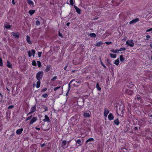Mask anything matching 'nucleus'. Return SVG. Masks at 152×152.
<instances>
[{
	"label": "nucleus",
	"instance_id": "64",
	"mask_svg": "<svg viewBox=\"0 0 152 152\" xmlns=\"http://www.w3.org/2000/svg\"><path fill=\"white\" fill-rule=\"evenodd\" d=\"M68 66L67 65H66L65 67H64V69L65 70H66V69L67 67Z\"/></svg>",
	"mask_w": 152,
	"mask_h": 152
},
{
	"label": "nucleus",
	"instance_id": "49",
	"mask_svg": "<svg viewBox=\"0 0 152 152\" xmlns=\"http://www.w3.org/2000/svg\"><path fill=\"white\" fill-rule=\"evenodd\" d=\"M149 117H152V111L150 112L148 114Z\"/></svg>",
	"mask_w": 152,
	"mask_h": 152
},
{
	"label": "nucleus",
	"instance_id": "63",
	"mask_svg": "<svg viewBox=\"0 0 152 152\" xmlns=\"http://www.w3.org/2000/svg\"><path fill=\"white\" fill-rule=\"evenodd\" d=\"M70 24V23L68 22L66 23V25L67 26H69Z\"/></svg>",
	"mask_w": 152,
	"mask_h": 152
},
{
	"label": "nucleus",
	"instance_id": "41",
	"mask_svg": "<svg viewBox=\"0 0 152 152\" xmlns=\"http://www.w3.org/2000/svg\"><path fill=\"white\" fill-rule=\"evenodd\" d=\"M76 82L77 83H81V80H80L78 79H76Z\"/></svg>",
	"mask_w": 152,
	"mask_h": 152
},
{
	"label": "nucleus",
	"instance_id": "57",
	"mask_svg": "<svg viewBox=\"0 0 152 152\" xmlns=\"http://www.w3.org/2000/svg\"><path fill=\"white\" fill-rule=\"evenodd\" d=\"M33 113L31 111V112H29V113H28L27 114V116H28L29 115H30V114H31L32 113Z\"/></svg>",
	"mask_w": 152,
	"mask_h": 152
},
{
	"label": "nucleus",
	"instance_id": "20",
	"mask_svg": "<svg viewBox=\"0 0 152 152\" xmlns=\"http://www.w3.org/2000/svg\"><path fill=\"white\" fill-rule=\"evenodd\" d=\"M84 116L86 118H88L90 116V114L89 113H84Z\"/></svg>",
	"mask_w": 152,
	"mask_h": 152
},
{
	"label": "nucleus",
	"instance_id": "60",
	"mask_svg": "<svg viewBox=\"0 0 152 152\" xmlns=\"http://www.w3.org/2000/svg\"><path fill=\"white\" fill-rule=\"evenodd\" d=\"M134 129L135 130H137V129H138V128H137V127H134Z\"/></svg>",
	"mask_w": 152,
	"mask_h": 152
},
{
	"label": "nucleus",
	"instance_id": "9",
	"mask_svg": "<svg viewBox=\"0 0 152 152\" xmlns=\"http://www.w3.org/2000/svg\"><path fill=\"white\" fill-rule=\"evenodd\" d=\"M109 113V111L107 108H105L104 109V115L105 117L107 116V114Z\"/></svg>",
	"mask_w": 152,
	"mask_h": 152
},
{
	"label": "nucleus",
	"instance_id": "25",
	"mask_svg": "<svg viewBox=\"0 0 152 152\" xmlns=\"http://www.w3.org/2000/svg\"><path fill=\"white\" fill-rule=\"evenodd\" d=\"M27 2L30 5H34L33 2L31 0H27Z\"/></svg>",
	"mask_w": 152,
	"mask_h": 152
},
{
	"label": "nucleus",
	"instance_id": "18",
	"mask_svg": "<svg viewBox=\"0 0 152 152\" xmlns=\"http://www.w3.org/2000/svg\"><path fill=\"white\" fill-rule=\"evenodd\" d=\"M31 110L33 113L35 112L36 111V109L35 105H34L33 106L31 107Z\"/></svg>",
	"mask_w": 152,
	"mask_h": 152
},
{
	"label": "nucleus",
	"instance_id": "27",
	"mask_svg": "<svg viewBox=\"0 0 152 152\" xmlns=\"http://www.w3.org/2000/svg\"><path fill=\"white\" fill-rule=\"evenodd\" d=\"M89 36L91 37L95 38L96 37V35L94 33H90Z\"/></svg>",
	"mask_w": 152,
	"mask_h": 152
},
{
	"label": "nucleus",
	"instance_id": "42",
	"mask_svg": "<svg viewBox=\"0 0 152 152\" xmlns=\"http://www.w3.org/2000/svg\"><path fill=\"white\" fill-rule=\"evenodd\" d=\"M3 63L1 58L0 57V66H2Z\"/></svg>",
	"mask_w": 152,
	"mask_h": 152
},
{
	"label": "nucleus",
	"instance_id": "30",
	"mask_svg": "<svg viewBox=\"0 0 152 152\" xmlns=\"http://www.w3.org/2000/svg\"><path fill=\"white\" fill-rule=\"evenodd\" d=\"M110 56L112 58H115L116 57V55L115 54H113L112 53H110Z\"/></svg>",
	"mask_w": 152,
	"mask_h": 152
},
{
	"label": "nucleus",
	"instance_id": "61",
	"mask_svg": "<svg viewBox=\"0 0 152 152\" xmlns=\"http://www.w3.org/2000/svg\"><path fill=\"white\" fill-rule=\"evenodd\" d=\"M151 31V28H150L147 30H146V32H148V31Z\"/></svg>",
	"mask_w": 152,
	"mask_h": 152
},
{
	"label": "nucleus",
	"instance_id": "31",
	"mask_svg": "<svg viewBox=\"0 0 152 152\" xmlns=\"http://www.w3.org/2000/svg\"><path fill=\"white\" fill-rule=\"evenodd\" d=\"M120 59L121 62H123L124 61L125 58L123 57V55H121L120 56Z\"/></svg>",
	"mask_w": 152,
	"mask_h": 152
},
{
	"label": "nucleus",
	"instance_id": "2",
	"mask_svg": "<svg viewBox=\"0 0 152 152\" xmlns=\"http://www.w3.org/2000/svg\"><path fill=\"white\" fill-rule=\"evenodd\" d=\"M43 75V72L42 71L38 72L36 75V78L37 80H40L42 79Z\"/></svg>",
	"mask_w": 152,
	"mask_h": 152
},
{
	"label": "nucleus",
	"instance_id": "12",
	"mask_svg": "<svg viewBox=\"0 0 152 152\" xmlns=\"http://www.w3.org/2000/svg\"><path fill=\"white\" fill-rule=\"evenodd\" d=\"M23 130V128L18 129L16 131V133L17 134H20L22 133Z\"/></svg>",
	"mask_w": 152,
	"mask_h": 152
},
{
	"label": "nucleus",
	"instance_id": "62",
	"mask_svg": "<svg viewBox=\"0 0 152 152\" xmlns=\"http://www.w3.org/2000/svg\"><path fill=\"white\" fill-rule=\"evenodd\" d=\"M141 98V97L140 96H139L137 97V99L138 100H139Z\"/></svg>",
	"mask_w": 152,
	"mask_h": 152
},
{
	"label": "nucleus",
	"instance_id": "7",
	"mask_svg": "<svg viewBox=\"0 0 152 152\" xmlns=\"http://www.w3.org/2000/svg\"><path fill=\"white\" fill-rule=\"evenodd\" d=\"M37 118L36 117H33L31 120L30 121L29 123V125H30L32 124L34 122L36 121L37 120Z\"/></svg>",
	"mask_w": 152,
	"mask_h": 152
},
{
	"label": "nucleus",
	"instance_id": "47",
	"mask_svg": "<svg viewBox=\"0 0 152 152\" xmlns=\"http://www.w3.org/2000/svg\"><path fill=\"white\" fill-rule=\"evenodd\" d=\"M70 4L72 6H73L74 4L73 0H70Z\"/></svg>",
	"mask_w": 152,
	"mask_h": 152
},
{
	"label": "nucleus",
	"instance_id": "43",
	"mask_svg": "<svg viewBox=\"0 0 152 152\" xmlns=\"http://www.w3.org/2000/svg\"><path fill=\"white\" fill-rule=\"evenodd\" d=\"M36 25L37 26H38L40 25V23L39 20H37L36 21Z\"/></svg>",
	"mask_w": 152,
	"mask_h": 152
},
{
	"label": "nucleus",
	"instance_id": "28",
	"mask_svg": "<svg viewBox=\"0 0 152 152\" xmlns=\"http://www.w3.org/2000/svg\"><path fill=\"white\" fill-rule=\"evenodd\" d=\"M7 66L9 68H12V65L10 63V62L8 61H7Z\"/></svg>",
	"mask_w": 152,
	"mask_h": 152
},
{
	"label": "nucleus",
	"instance_id": "3",
	"mask_svg": "<svg viewBox=\"0 0 152 152\" xmlns=\"http://www.w3.org/2000/svg\"><path fill=\"white\" fill-rule=\"evenodd\" d=\"M85 99L83 98H79L77 99V105L80 107H82L84 105Z\"/></svg>",
	"mask_w": 152,
	"mask_h": 152
},
{
	"label": "nucleus",
	"instance_id": "51",
	"mask_svg": "<svg viewBox=\"0 0 152 152\" xmlns=\"http://www.w3.org/2000/svg\"><path fill=\"white\" fill-rule=\"evenodd\" d=\"M112 43V42H105V43L108 45L111 44Z\"/></svg>",
	"mask_w": 152,
	"mask_h": 152
},
{
	"label": "nucleus",
	"instance_id": "44",
	"mask_svg": "<svg viewBox=\"0 0 152 152\" xmlns=\"http://www.w3.org/2000/svg\"><path fill=\"white\" fill-rule=\"evenodd\" d=\"M32 117V115H31L29 116H28V117H27L26 118V121H27L28 120H29Z\"/></svg>",
	"mask_w": 152,
	"mask_h": 152
},
{
	"label": "nucleus",
	"instance_id": "23",
	"mask_svg": "<svg viewBox=\"0 0 152 152\" xmlns=\"http://www.w3.org/2000/svg\"><path fill=\"white\" fill-rule=\"evenodd\" d=\"M40 80H38V81L37 83L36 86V87L37 88H38L40 87Z\"/></svg>",
	"mask_w": 152,
	"mask_h": 152
},
{
	"label": "nucleus",
	"instance_id": "15",
	"mask_svg": "<svg viewBox=\"0 0 152 152\" xmlns=\"http://www.w3.org/2000/svg\"><path fill=\"white\" fill-rule=\"evenodd\" d=\"M108 118L110 120H112L114 118V117L111 113H110L108 115Z\"/></svg>",
	"mask_w": 152,
	"mask_h": 152
},
{
	"label": "nucleus",
	"instance_id": "22",
	"mask_svg": "<svg viewBox=\"0 0 152 152\" xmlns=\"http://www.w3.org/2000/svg\"><path fill=\"white\" fill-rule=\"evenodd\" d=\"M114 124L117 125H118L120 124V122L118 118H117L115 120H114Z\"/></svg>",
	"mask_w": 152,
	"mask_h": 152
},
{
	"label": "nucleus",
	"instance_id": "48",
	"mask_svg": "<svg viewBox=\"0 0 152 152\" xmlns=\"http://www.w3.org/2000/svg\"><path fill=\"white\" fill-rule=\"evenodd\" d=\"M42 53V52H39L38 53V57L39 58L41 56V54Z\"/></svg>",
	"mask_w": 152,
	"mask_h": 152
},
{
	"label": "nucleus",
	"instance_id": "50",
	"mask_svg": "<svg viewBox=\"0 0 152 152\" xmlns=\"http://www.w3.org/2000/svg\"><path fill=\"white\" fill-rule=\"evenodd\" d=\"M47 88H44L42 90H41V92H45V91H46L47 90Z\"/></svg>",
	"mask_w": 152,
	"mask_h": 152
},
{
	"label": "nucleus",
	"instance_id": "6",
	"mask_svg": "<svg viewBox=\"0 0 152 152\" xmlns=\"http://www.w3.org/2000/svg\"><path fill=\"white\" fill-rule=\"evenodd\" d=\"M139 21V19L138 18H136L131 21L129 22V24H134Z\"/></svg>",
	"mask_w": 152,
	"mask_h": 152
},
{
	"label": "nucleus",
	"instance_id": "8",
	"mask_svg": "<svg viewBox=\"0 0 152 152\" xmlns=\"http://www.w3.org/2000/svg\"><path fill=\"white\" fill-rule=\"evenodd\" d=\"M75 81V79H73L69 83V84H68V91L67 92V93H66V96H67L68 95V94L69 93V91H70V84L73 81Z\"/></svg>",
	"mask_w": 152,
	"mask_h": 152
},
{
	"label": "nucleus",
	"instance_id": "58",
	"mask_svg": "<svg viewBox=\"0 0 152 152\" xmlns=\"http://www.w3.org/2000/svg\"><path fill=\"white\" fill-rule=\"evenodd\" d=\"M45 144L44 143H43V144H41V147H43L44 146H45Z\"/></svg>",
	"mask_w": 152,
	"mask_h": 152
},
{
	"label": "nucleus",
	"instance_id": "17",
	"mask_svg": "<svg viewBox=\"0 0 152 152\" xmlns=\"http://www.w3.org/2000/svg\"><path fill=\"white\" fill-rule=\"evenodd\" d=\"M4 27L7 29L10 28L11 27V26L10 25L9 23H6L4 25Z\"/></svg>",
	"mask_w": 152,
	"mask_h": 152
},
{
	"label": "nucleus",
	"instance_id": "54",
	"mask_svg": "<svg viewBox=\"0 0 152 152\" xmlns=\"http://www.w3.org/2000/svg\"><path fill=\"white\" fill-rule=\"evenodd\" d=\"M57 78V76H54V77H53V78L51 79V80L53 81L54 80L56 79Z\"/></svg>",
	"mask_w": 152,
	"mask_h": 152
},
{
	"label": "nucleus",
	"instance_id": "19",
	"mask_svg": "<svg viewBox=\"0 0 152 152\" xmlns=\"http://www.w3.org/2000/svg\"><path fill=\"white\" fill-rule=\"evenodd\" d=\"M51 67V65H47L46 66V68L45 69V71L46 72H48L50 69Z\"/></svg>",
	"mask_w": 152,
	"mask_h": 152
},
{
	"label": "nucleus",
	"instance_id": "32",
	"mask_svg": "<svg viewBox=\"0 0 152 152\" xmlns=\"http://www.w3.org/2000/svg\"><path fill=\"white\" fill-rule=\"evenodd\" d=\"M119 63V61L118 59L115 60L114 62V64L116 65H118Z\"/></svg>",
	"mask_w": 152,
	"mask_h": 152
},
{
	"label": "nucleus",
	"instance_id": "4",
	"mask_svg": "<svg viewBox=\"0 0 152 152\" xmlns=\"http://www.w3.org/2000/svg\"><path fill=\"white\" fill-rule=\"evenodd\" d=\"M27 53L29 57H31L32 55L33 56V57H34L35 54V51L34 50H31V51L29 50L28 51Z\"/></svg>",
	"mask_w": 152,
	"mask_h": 152
},
{
	"label": "nucleus",
	"instance_id": "33",
	"mask_svg": "<svg viewBox=\"0 0 152 152\" xmlns=\"http://www.w3.org/2000/svg\"><path fill=\"white\" fill-rule=\"evenodd\" d=\"M110 51L111 52H113V53H118V49L115 50L114 49H113L112 50H111Z\"/></svg>",
	"mask_w": 152,
	"mask_h": 152
},
{
	"label": "nucleus",
	"instance_id": "11",
	"mask_svg": "<svg viewBox=\"0 0 152 152\" xmlns=\"http://www.w3.org/2000/svg\"><path fill=\"white\" fill-rule=\"evenodd\" d=\"M74 7L77 13L79 14H80L81 10L75 5H74Z\"/></svg>",
	"mask_w": 152,
	"mask_h": 152
},
{
	"label": "nucleus",
	"instance_id": "46",
	"mask_svg": "<svg viewBox=\"0 0 152 152\" xmlns=\"http://www.w3.org/2000/svg\"><path fill=\"white\" fill-rule=\"evenodd\" d=\"M107 62L110 65H112V64L110 63V62L111 61V60H110L109 59L107 58Z\"/></svg>",
	"mask_w": 152,
	"mask_h": 152
},
{
	"label": "nucleus",
	"instance_id": "5",
	"mask_svg": "<svg viewBox=\"0 0 152 152\" xmlns=\"http://www.w3.org/2000/svg\"><path fill=\"white\" fill-rule=\"evenodd\" d=\"M126 43L128 46H130L131 47H133L134 45V43L133 42L132 40H127Z\"/></svg>",
	"mask_w": 152,
	"mask_h": 152
},
{
	"label": "nucleus",
	"instance_id": "10",
	"mask_svg": "<svg viewBox=\"0 0 152 152\" xmlns=\"http://www.w3.org/2000/svg\"><path fill=\"white\" fill-rule=\"evenodd\" d=\"M12 35L15 38L18 39L19 38V34L17 33H15L14 32H12Z\"/></svg>",
	"mask_w": 152,
	"mask_h": 152
},
{
	"label": "nucleus",
	"instance_id": "1",
	"mask_svg": "<svg viewBox=\"0 0 152 152\" xmlns=\"http://www.w3.org/2000/svg\"><path fill=\"white\" fill-rule=\"evenodd\" d=\"M124 107L123 105H120L118 109H117L116 110L117 114L119 115V113H123L124 112Z\"/></svg>",
	"mask_w": 152,
	"mask_h": 152
},
{
	"label": "nucleus",
	"instance_id": "34",
	"mask_svg": "<svg viewBox=\"0 0 152 152\" xmlns=\"http://www.w3.org/2000/svg\"><path fill=\"white\" fill-rule=\"evenodd\" d=\"M32 64L33 66H37L36 62L35 60H34L32 61Z\"/></svg>",
	"mask_w": 152,
	"mask_h": 152
},
{
	"label": "nucleus",
	"instance_id": "35",
	"mask_svg": "<svg viewBox=\"0 0 152 152\" xmlns=\"http://www.w3.org/2000/svg\"><path fill=\"white\" fill-rule=\"evenodd\" d=\"M42 107L44 109L45 112H46L48 110V108L45 105H42Z\"/></svg>",
	"mask_w": 152,
	"mask_h": 152
},
{
	"label": "nucleus",
	"instance_id": "26",
	"mask_svg": "<svg viewBox=\"0 0 152 152\" xmlns=\"http://www.w3.org/2000/svg\"><path fill=\"white\" fill-rule=\"evenodd\" d=\"M35 12V10H30L28 12V13L30 14L31 15H32Z\"/></svg>",
	"mask_w": 152,
	"mask_h": 152
},
{
	"label": "nucleus",
	"instance_id": "14",
	"mask_svg": "<svg viewBox=\"0 0 152 152\" xmlns=\"http://www.w3.org/2000/svg\"><path fill=\"white\" fill-rule=\"evenodd\" d=\"M43 121H47L48 122L50 121L49 118L46 115H45V119H43Z\"/></svg>",
	"mask_w": 152,
	"mask_h": 152
},
{
	"label": "nucleus",
	"instance_id": "16",
	"mask_svg": "<svg viewBox=\"0 0 152 152\" xmlns=\"http://www.w3.org/2000/svg\"><path fill=\"white\" fill-rule=\"evenodd\" d=\"M94 140V138H90L88 139L86 141V143H88V144H90V143H88V142L92 141Z\"/></svg>",
	"mask_w": 152,
	"mask_h": 152
},
{
	"label": "nucleus",
	"instance_id": "53",
	"mask_svg": "<svg viewBox=\"0 0 152 152\" xmlns=\"http://www.w3.org/2000/svg\"><path fill=\"white\" fill-rule=\"evenodd\" d=\"M14 106L13 105H10L8 107V109H11L12 108L14 107Z\"/></svg>",
	"mask_w": 152,
	"mask_h": 152
},
{
	"label": "nucleus",
	"instance_id": "29",
	"mask_svg": "<svg viewBox=\"0 0 152 152\" xmlns=\"http://www.w3.org/2000/svg\"><path fill=\"white\" fill-rule=\"evenodd\" d=\"M66 140H63L62 142L61 146H65L66 144Z\"/></svg>",
	"mask_w": 152,
	"mask_h": 152
},
{
	"label": "nucleus",
	"instance_id": "37",
	"mask_svg": "<svg viewBox=\"0 0 152 152\" xmlns=\"http://www.w3.org/2000/svg\"><path fill=\"white\" fill-rule=\"evenodd\" d=\"M37 65L39 67H40L41 66V64L40 61H37Z\"/></svg>",
	"mask_w": 152,
	"mask_h": 152
},
{
	"label": "nucleus",
	"instance_id": "39",
	"mask_svg": "<svg viewBox=\"0 0 152 152\" xmlns=\"http://www.w3.org/2000/svg\"><path fill=\"white\" fill-rule=\"evenodd\" d=\"M76 143H77L78 144H79L80 145H81V140L80 139H78L76 141Z\"/></svg>",
	"mask_w": 152,
	"mask_h": 152
},
{
	"label": "nucleus",
	"instance_id": "45",
	"mask_svg": "<svg viewBox=\"0 0 152 152\" xmlns=\"http://www.w3.org/2000/svg\"><path fill=\"white\" fill-rule=\"evenodd\" d=\"M126 48H120L119 50H118V52L119 51H121L123 50H125Z\"/></svg>",
	"mask_w": 152,
	"mask_h": 152
},
{
	"label": "nucleus",
	"instance_id": "40",
	"mask_svg": "<svg viewBox=\"0 0 152 152\" xmlns=\"http://www.w3.org/2000/svg\"><path fill=\"white\" fill-rule=\"evenodd\" d=\"M48 96V95L46 93H45L44 94H43L42 96L44 98H46Z\"/></svg>",
	"mask_w": 152,
	"mask_h": 152
},
{
	"label": "nucleus",
	"instance_id": "59",
	"mask_svg": "<svg viewBox=\"0 0 152 152\" xmlns=\"http://www.w3.org/2000/svg\"><path fill=\"white\" fill-rule=\"evenodd\" d=\"M14 0H12V3L14 5H15V4Z\"/></svg>",
	"mask_w": 152,
	"mask_h": 152
},
{
	"label": "nucleus",
	"instance_id": "55",
	"mask_svg": "<svg viewBox=\"0 0 152 152\" xmlns=\"http://www.w3.org/2000/svg\"><path fill=\"white\" fill-rule=\"evenodd\" d=\"M151 37L149 35H147L146 36V37L147 38L145 40H148V39L150 38Z\"/></svg>",
	"mask_w": 152,
	"mask_h": 152
},
{
	"label": "nucleus",
	"instance_id": "13",
	"mask_svg": "<svg viewBox=\"0 0 152 152\" xmlns=\"http://www.w3.org/2000/svg\"><path fill=\"white\" fill-rule=\"evenodd\" d=\"M26 41L29 44H31L32 43L30 41V37L29 36L27 35L26 36Z\"/></svg>",
	"mask_w": 152,
	"mask_h": 152
},
{
	"label": "nucleus",
	"instance_id": "38",
	"mask_svg": "<svg viewBox=\"0 0 152 152\" xmlns=\"http://www.w3.org/2000/svg\"><path fill=\"white\" fill-rule=\"evenodd\" d=\"M96 87L97 89V90L99 91H100L101 90V88L99 87V86L98 83H97L96 85Z\"/></svg>",
	"mask_w": 152,
	"mask_h": 152
},
{
	"label": "nucleus",
	"instance_id": "24",
	"mask_svg": "<svg viewBox=\"0 0 152 152\" xmlns=\"http://www.w3.org/2000/svg\"><path fill=\"white\" fill-rule=\"evenodd\" d=\"M102 44L103 43L101 41H100L99 42L96 43L95 45V46L97 47H100Z\"/></svg>",
	"mask_w": 152,
	"mask_h": 152
},
{
	"label": "nucleus",
	"instance_id": "56",
	"mask_svg": "<svg viewBox=\"0 0 152 152\" xmlns=\"http://www.w3.org/2000/svg\"><path fill=\"white\" fill-rule=\"evenodd\" d=\"M58 34H59V36L60 37H61L62 38H63L62 35L61 33H60V31H59V32H58Z\"/></svg>",
	"mask_w": 152,
	"mask_h": 152
},
{
	"label": "nucleus",
	"instance_id": "52",
	"mask_svg": "<svg viewBox=\"0 0 152 152\" xmlns=\"http://www.w3.org/2000/svg\"><path fill=\"white\" fill-rule=\"evenodd\" d=\"M60 87H61L60 86H59V87H55V88H54V91H56V90H57V89H58Z\"/></svg>",
	"mask_w": 152,
	"mask_h": 152
},
{
	"label": "nucleus",
	"instance_id": "36",
	"mask_svg": "<svg viewBox=\"0 0 152 152\" xmlns=\"http://www.w3.org/2000/svg\"><path fill=\"white\" fill-rule=\"evenodd\" d=\"M99 59L100 60V62H101V65L103 66V67H104V68L105 69H106L107 68V67L102 62V61L101 59V58H99Z\"/></svg>",
	"mask_w": 152,
	"mask_h": 152
},
{
	"label": "nucleus",
	"instance_id": "21",
	"mask_svg": "<svg viewBox=\"0 0 152 152\" xmlns=\"http://www.w3.org/2000/svg\"><path fill=\"white\" fill-rule=\"evenodd\" d=\"M133 93V91L131 90H127L126 91V94L129 95H132Z\"/></svg>",
	"mask_w": 152,
	"mask_h": 152
}]
</instances>
